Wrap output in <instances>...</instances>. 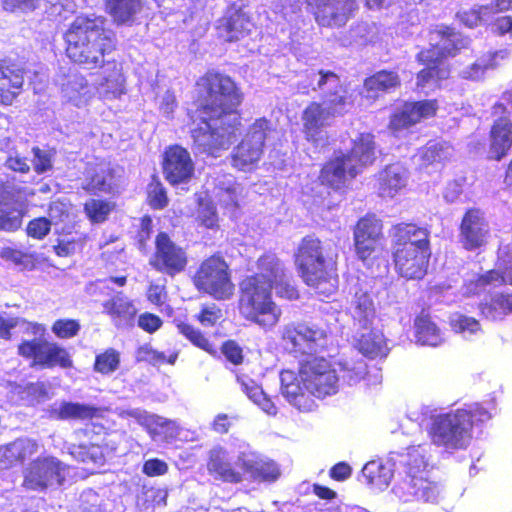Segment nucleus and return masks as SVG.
<instances>
[{"instance_id":"nucleus-1","label":"nucleus","mask_w":512,"mask_h":512,"mask_svg":"<svg viewBox=\"0 0 512 512\" xmlns=\"http://www.w3.org/2000/svg\"><path fill=\"white\" fill-rule=\"evenodd\" d=\"M195 87V108L188 113L193 147L201 154L217 157L242 128L239 108L244 93L233 77L217 69L205 71Z\"/></svg>"},{"instance_id":"nucleus-2","label":"nucleus","mask_w":512,"mask_h":512,"mask_svg":"<svg viewBox=\"0 0 512 512\" xmlns=\"http://www.w3.org/2000/svg\"><path fill=\"white\" fill-rule=\"evenodd\" d=\"M65 55L74 65L85 70L101 69L98 83L100 96L113 100L126 93L123 63L106 58L118 49L116 33L107 27L104 16L80 14L63 34Z\"/></svg>"},{"instance_id":"nucleus-3","label":"nucleus","mask_w":512,"mask_h":512,"mask_svg":"<svg viewBox=\"0 0 512 512\" xmlns=\"http://www.w3.org/2000/svg\"><path fill=\"white\" fill-rule=\"evenodd\" d=\"M282 394L301 412L316 409L315 398L323 399L338 391L339 377L334 365L325 357H312L300 362L298 372H285L281 377Z\"/></svg>"},{"instance_id":"nucleus-4","label":"nucleus","mask_w":512,"mask_h":512,"mask_svg":"<svg viewBox=\"0 0 512 512\" xmlns=\"http://www.w3.org/2000/svg\"><path fill=\"white\" fill-rule=\"evenodd\" d=\"M391 238L396 274L407 281L422 280L431 258L429 230L414 222H400L392 226Z\"/></svg>"},{"instance_id":"nucleus-5","label":"nucleus","mask_w":512,"mask_h":512,"mask_svg":"<svg viewBox=\"0 0 512 512\" xmlns=\"http://www.w3.org/2000/svg\"><path fill=\"white\" fill-rule=\"evenodd\" d=\"M294 263L303 282L319 296L328 297L338 288L337 254L311 233L304 236L294 253Z\"/></svg>"},{"instance_id":"nucleus-6","label":"nucleus","mask_w":512,"mask_h":512,"mask_svg":"<svg viewBox=\"0 0 512 512\" xmlns=\"http://www.w3.org/2000/svg\"><path fill=\"white\" fill-rule=\"evenodd\" d=\"M433 33L440 43L421 49L415 56L417 63L423 66L416 73V87L420 89L447 80L451 73L448 59L457 56L464 47L460 32L451 25H437Z\"/></svg>"},{"instance_id":"nucleus-7","label":"nucleus","mask_w":512,"mask_h":512,"mask_svg":"<svg viewBox=\"0 0 512 512\" xmlns=\"http://www.w3.org/2000/svg\"><path fill=\"white\" fill-rule=\"evenodd\" d=\"M490 418L491 415L487 409L479 404H473L434 416L427 433L436 446L463 449L471 438L474 425L484 423Z\"/></svg>"},{"instance_id":"nucleus-8","label":"nucleus","mask_w":512,"mask_h":512,"mask_svg":"<svg viewBox=\"0 0 512 512\" xmlns=\"http://www.w3.org/2000/svg\"><path fill=\"white\" fill-rule=\"evenodd\" d=\"M239 315L264 330L275 327L282 317L281 307L274 301L273 291L266 286L241 280L237 301Z\"/></svg>"},{"instance_id":"nucleus-9","label":"nucleus","mask_w":512,"mask_h":512,"mask_svg":"<svg viewBox=\"0 0 512 512\" xmlns=\"http://www.w3.org/2000/svg\"><path fill=\"white\" fill-rule=\"evenodd\" d=\"M331 336V327L324 321H295L283 326L280 339L286 352L303 357L327 351Z\"/></svg>"},{"instance_id":"nucleus-10","label":"nucleus","mask_w":512,"mask_h":512,"mask_svg":"<svg viewBox=\"0 0 512 512\" xmlns=\"http://www.w3.org/2000/svg\"><path fill=\"white\" fill-rule=\"evenodd\" d=\"M397 489L406 500H436L439 493L438 485L432 480L428 462L419 447H408Z\"/></svg>"},{"instance_id":"nucleus-11","label":"nucleus","mask_w":512,"mask_h":512,"mask_svg":"<svg viewBox=\"0 0 512 512\" xmlns=\"http://www.w3.org/2000/svg\"><path fill=\"white\" fill-rule=\"evenodd\" d=\"M192 283L198 292L217 301L229 300L235 293L232 269L221 252H215L200 262Z\"/></svg>"},{"instance_id":"nucleus-12","label":"nucleus","mask_w":512,"mask_h":512,"mask_svg":"<svg viewBox=\"0 0 512 512\" xmlns=\"http://www.w3.org/2000/svg\"><path fill=\"white\" fill-rule=\"evenodd\" d=\"M491 117L487 143L477 142L474 149L482 150L487 161L501 162L512 150V112L505 104L496 102L491 107Z\"/></svg>"},{"instance_id":"nucleus-13","label":"nucleus","mask_w":512,"mask_h":512,"mask_svg":"<svg viewBox=\"0 0 512 512\" xmlns=\"http://www.w3.org/2000/svg\"><path fill=\"white\" fill-rule=\"evenodd\" d=\"M272 130L271 121L259 117L248 127L240 142L230 154V163L238 171H251L258 166L264 154L268 133Z\"/></svg>"},{"instance_id":"nucleus-14","label":"nucleus","mask_w":512,"mask_h":512,"mask_svg":"<svg viewBox=\"0 0 512 512\" xmlns=\"http://www.w3.org/2000/svg\"><path fill=\"white\" fill-rule=\"evenodd\" d=\"M17 354L34 369H71L73 360L66 348L41 338L24 339L17 345Z\"/></svg>"},{"instance_id":"nucleus-15","label":"nucleus","mask_w":512,"mask_h":512,"mask_svg":"<svg viewBox=\"0 0 512 512\" xmlns=\"http://www.w3.org/2000/svg\"><path fill=\"white\" fill-rule=\"evenodd\" d=\"M154 245L149 264L155 271L175 277L186 270L188 254L182 246L172 240L168 233L159 232L155 236Z\"/></svg>"},{"instance_id":"nucleus-16","label":"nucleus","mask_w":512,"mask_h":512,"mask_svg":"<svg viewBox=\"0 0 512 512\" xmlns=\"http://www.w3.org/2000/svg\"><path fill=\"white\" fill-rule=\"evenodd\" d=\"M306 10L321 28H341L359 9L357 0H303Z\"/></svg>"},{"instance_id":"nucleus-17","label":"nucleus","mask_w":512,"mask_h":512,"mask_svg":"<svg viewBox=\"0 0 512 512\" xmlns=\"http://www.w3.org/2000/svg\"><path fill=\"white\" fill-rule=\"evenodd\" d=\"M438 110L436 98L404 101L390 114L387 127L394 135L411 131L417 124L436 117Z\"/></svg>"},{"instance_id":"nucleus-18","label":"nucleus","mask_w":512,"mask_h":512,"mask_svg":"<svg viewBox=\"0 0 512 512\" xmlns=\"http://www.w3.org/2000/svg\"><path fill=\"white\" fill-rule=\"evenodd\" d=\"M490 234L485 211L476 206L467 208L458 226V238L462 248L469 252L480 251L487 246Z\"/></svg>"},{"instance_id":"nucleus-19","label":"nucleus","mask_w":512,"mask_h":512,"mask_svg":"<svg viewBox=\"0 0 512 512\" xmlns=\"http://www.w3.org/2000/svg\"><path fill=\"white\" fill-rule=\"evenodd\" d=\"M67 466L54 456H39L24 472L23 485L34 491H43L53 484L62 485Z\"/></svg>"},{"instance_id":"nucleus-20","label":"nucleus","mask_w":512,"mask_h":512,"mask_svg":"<svg viewBox=\"0 0 512 512\" xmlns=\"http://www.w3.org/2000/svg\"><path fill=\"white\" fill-rule=\"evenodd\" d=\"M255 28L252 15L235 4L227 7L215 21L217 39L222 43H237L249 37Z\"/></svg>"},{"instance_id":"nucleus-21","label":"nucleus","mask_w":512,"mask_h":512,"mask_svg":"<svg viewBox=\"0 0 512 512\" xmlns=\"http://www.w3.org/2000/svg\"><path fill=\"white\" fill-rule=\"evenodd\" d=\"M27 213L23 189L0 181V231L15 232Z\"/></svg>"},{"instance_id":"nucleus-22","label":"nucleus","mask_w":512,"mask_h":512,"mask_svg":"<svg viewBox=\"0 0 512 512\" xmlns=\"http://www.w3.org/2000/svg\"><path fill=\"white\" fill-rule=\"evenodd\" d=\"M359 175V169L339 152H335L321 167L318 182L329 192L343 194L349 188V182Z\"/></svg>"},{"instance_id":"nucleus-23","label":"nucleus","mask_w":512,"mask_h":512,"mask_svg":"<svg viewBox=\"0 0 512 512\" xmlns=\"http://www.w3.org/2000/svg\"><path fill=\"white\" fill-rule=\"evenodd\" d=\"M161 165L165 180L172 186L188 183L195 171L190 153L177 144L170 145L164 150Z\"/></svg>"},{"instance_id":"nucleus-24","label":"nucleus","mask_w":512,"mask_h":512,"mask_svg":"<svg viewBox=\"0 0 512 512\" xmlns=\"http://www.w3.org/2000/svg\"><path fill=\"white\" fill-rule=\"evenodd\" d=\"M319 79L317 89L323 92L324 108L334 117L342 115L346 107L352 103L348 89L341 82L340 76L331 71L320 69L318 71Z\"/></svg>"},{"instance_id":"nucleus-25","label":"nucleus","mask_w":512,"mask_h":512,"mask_svg":"<svg viewBox=\"0 0 512 512\" xmlns=\"http://www.w3.org/2000/svg\"><path fill=\"white\" fill-rule=\"evenodd\" d=\"M25 70L15 62L0 59V105L11 106L24 91Z\"/></svg>"},{"instance_id":"nucleus-26","label":"nucleus","mask_w":512,"mask_h":512,"mask_svg":"<svg viewBox=\"0 0 512 512\" xmlns=\"http://www.w3.org/2000/svg\"><path fill=\"white\" fill-rule=\"evenodd\" d=\"M333 117L323 104L318 101H311L307 104L301 114L302 133L307 142L318 145L323 139L322 131L328 125L327 121Z\"/></svg>"},{"instance_id":"nucleus-27","label":"nucleus","mask_w":512,"mask_h":512,"mask_svg":"<svg viewBox=\"0 0 512 512\" xmlns=\"http://www.w3.org/2000/svg\"><path fill=\"white\" fill-rule=\"evenodd\" d=\"M257 271L245 276L242 280L252 283L255 281L258 285L266 286L268 289H274L276 282L285 276L286 269L281 260L274 253H264L256 261Z\"/></svg>"},{"instance_id":"nucleus-28","label":"nucleus","mask_w":512,"mask_h":512,"mask_svg":"<svg viewBox=\"0 0 512 512\" xmlns=\"http://www.w3.org/2000/svg\"><path fill=\"white\" fill-rule=\"evenodd\" d=\"M206 468L216 480L237 484L243 480L242 473L228 460V452L221 446H215L208 451Z\"/></svg>"},{"instance_id":"nucleus-29","label":"nucleus","mask_w":512,"mask_h":512,"mask_svg":"<svg viewBox=\"0 0 512 512\" xmlns=\"http://www.w3.org/2000/svg\"><path fill=\"white\" fill-rule=\"evenodd\" d=\"M375 150V136L371 132H363L359 133L352 140L351 148L348 152H338L344 156L348 163H353L357 166L360 174L366 167L374 164L376 160Z\"/></svg>"},{"instance_id":"nucleus-30","label":"nucleus","mask_w":512,"mask_h":512,"mask_svg":"<svg viewBox=\"0 0 512 512\" xmlns=\"http://www.w3.org/2000/svg\"><path fill=\"white\" fill-rule=\"evenodd\" d=\"M376 181L378 195L393 198L406 188L408 175L402 166L389 164L377 173Z\"/></svg>"},{"instance_id":"nucleus-31","label":"nucleus","mask_w":512,"mask_h":512,"mask_svg":"<svg viewBox=\"0 0 512 512\" xmlns=\"http://www.w3.org/2000/svg\"><path fill=\"white\" fill-rule=\"evenodd\" d=\"M103 312L108 315L116 326L130 324L134 321L137 309L134 302L123 292H117L102 303Z\"/></svg>"},{"instance_id":"nucleus-32","label":"nucleus","mask_w":512,"mask_h":512,"mask_svg":"<svg viewBox=\"0 0 512 512\" xmlns=\"http://www.w3.org/2000/svg\"><path fill=\"white\" fill-rule=\"evenodd\" d=\"M385 239L353 238L356 258L366 268H379L385 258Z\"/></svg>"},{"instance_id":"nucleus-33","label":"nucleus","mask_w":512,"mask_h":512,"mask_svg":"<svg viewBox=\"0 0 512 512\" xmlns=\"http://www.w3.org/2000/svg\"><path fill=\"white\" fill-rule=\"evenodd\" d=\"M364 330L356 337L354 347L370 359L385 357L389 349L383 332L373 328Z\"/></svg>"},{"instance_id":"nucleus-34","label":"nucleus","mask_w":512,"mask_h":512,"mask_svg":"<svg viewBox=\"0 0 512 512\" xmlns=\"http://www.w3.org/2000/svg\"><path fill=\"white\" fill-rule=\"evenodd\" d=\"M37 449L38 444L33 439H16L0 448V462H2L5 467L23 464L37 452Z\"/></svg>"},{"instance_id":"nucleus-35","label":"nucleus","mask_w":512,"mask_h":512,"mask_svg":"<svg viewBox=\"0 0 512 512\" xmlns=\"http://www.w3.org/2000/svg\"><path fill=\"white\" fill-rule=\"evenodd\" d=\"M60 89L67 101L75 106L86 102L89 94V83L86 76L78 71H69L63 74Z\"/></svg>"},{"instance_id":"nucleus-36","label":"nucleus","mask_w":512,"mask_h":512,"mask_svg":"<svg viewBox=\"0 0 512 512\" xmlns=\"http://www.w3.org/2000/svg\"><path fill=\"white\" fill-rule=\"evenodd\" d=\"M401 85L399 74L393 70L382 69L366 77L363 81V88L368 97L378 98L380 95L389 93Z\"/></svg>"},{"instance_id":"nucleus-37","label":"nucleus","mask_w":512,"mask_h":512,"mask_svg":"<svg viewBox=\"0 0 512 512\" xmlns=\"http://www.w3.org/2000/svg\"><path fill=\"white\" fill-rule=\"evenodd\" d=\"M351 316L354 324L367 329L376 317V309L369 292L359 288L351 301Z\"/></svg>"},{"instance_id":"nucleus-38","label":"nucleus","mask_w":512,"mask_h":512,"mask_svg":"<svg viewBox=\"0 0 512 512\" xmlns=\"http://www.w3.org/2000/svg\"><path fill=\"white\" fill-rule=\"evenodd\" d=\"M480 315L488 320H502L512 314V293L498 292L478 304Z\"/></svg>"},{"instance_id":"nucleus-39","label":"nucleus","mask_w":512,"mask_h":512,"mask_svg":"<svg viewBox=\"0 0 512 512\" xmlns=\"http://www.w3.org/2000/svg\"><path fill=\"white\" fill-rule=\"evenodd\" d=\"M82 189L89 194H114L116 191L115 170L110 167L95 169L87 175Z\"/></svg>"},{"instance_id":"nucleus-40","label":"nucleus","mask_w":512,"mask_h":512,"mask_svg":"<svg viewBox=\"0 0 512 512\" xmlns=\"http://www.w3.org/2000/svg\"><path fill=\"white\" fill-rule=\"evenodd\" d=\"M106 13L116 25L131 24L141 10V0H104Z\"/></svg>"},{"instance_id":"nucleus-41","label":"nucleus","mask_w":512,"mask_h":512,"mask_svg":"<svg viewBox=\"0 0 512 512\" xmlns=\"http://www.w3.org/2000/svg\"><path fill=\"white\" fill-rule=\"evenodd\" d=\"M58 420H91L102 416V409L96 406L63 401L54 411Z\"/></svg>"},{"instance_id":"nucleus-42","label":"nucleus","mask_w":512,"mask_h":512,"mask_svg":"<svg viewBox=\"0 0 512 512\" xmlns=\"http://www.w3.org/2000/svg\"><path fill=\"white\" fill-rule=\"evenodd\" d=\"M415 338L422 345L438 346L443 342L441 331L429 314L420 313L414 320Z\"/></svg>"},{"instance_id":"nucleus-43","label":"nucleus","mask_w":512,"mask_h":512,"mask_svg":"<svg viewBox=\"0 0 512 512\" xmlns=\"http://www.w3.org/2000/svg\"><path fill=\"white\" fill-rule=\"evenodd\" d=\"M238 463L243 473L248 474L253 480L274 481L278 477V472L271 468L269 463L257 457L242 453L238 457Z\"/></svg>"},{"instance_id":"nucleus-44","label":"nucleus","mask_w":512,"mask_h":512,"mask_svg":"<svg viewBox=\"0 0 512 512\" xmlns=\"http://www.w3.org/2000/svg\"><path fill=\"white\" fill-rule=\"evenodd\" d=\"M391 471L379 461L367 462L361 471L363 483L373 490H384L391 481Z\"/></svg>"},{"instance_id":"nucleus-45","label":"nucleus","mask_w":512,"mask_h":512,"mask_svg":"<svg viewBox=\"0 0 512 512\" xmlns=\"http://www.w3.org/2000/svg\"><path fill=\"white\" fill-rule=\"evenodd\" d=\"M353 238L385 239L384 223L375 213L360 217L352 228Z\"/></svg>"},{"instance_id":"nucleus-46","label":"nucleus","mask_w":512,"mask_h":512,"mask_svg":"<svg viewBox=\"0 0 512 512\" xmlns=\"http://www.w3.org/2000/svg\"><path fill=\"white\" fill-rule=\"evenodd\" d=\"M450 146L446 142L429 141L420 150V167L427 169L434 165H443L450 159Z\"/></svg>"},{"instance_id":"nucleus-47","label":"nucleus","mask_w":512,"mask_h":512,"mask_svg":"<svg viewBox=\"0 0 512 512\" xmlns=\"http://www.w3.org/2000/svg\"><path fill=\"white\" fill-rule=\"evenodd\" d=\"M175 326L178 332L193 346L211 355L216 353L214 344L199 328L189 322L181 320L175 321Z\"/></svg>"},{"instance_id":"nucleus-48","label":"nucleus","mask_w":512,"mask_h":512,"mask_svg":"<svg viewBox=\"0 0 512 512\" xmlns=\"http://www.w3.org/2000/svg\"><path fill=\"white\" fill-rule=\"evenodd\" d=\"M70 454L78 461L95 464L103 463L105 456L103 447L99 442H91L83 440L78 443L72 444Z\"/></svg>"},{"instance_id":"nucleus-49","label":"nucleus","mask_w":512,"mask_h":512,"mask_svg":"<svg viewBox=\"0 0 512 512\" xmlns=\"http://www.w3.org/2000/svg\"><path fill=\"white\" fill-rule=\"evenodd\" d=\"M237 380L241 383L243 392L253 401L260 409L268 415H276L277 407L274 402L264 393L262 388L253 380H243L237 376Z\"/></svg>"},{"instance_id":"nucleus-50","label":"nucleus","mask_w":512,"mask_h":512,"mask_svg":"<svg viewBox=\"0 0 512 512\" xmlns=\"http://www.w3.org/2000/svg\"><path fill=\"white\" fill-rule=\"evenodd\" d=\"M195 222L198 227L205 230L218 231L220 218L216 204L211 200L200 199L196 209Z\"/></svg>"},{"instance_id":"nucleus-51","label":"nucleus","mask_w":512,"mask_h":512,"mask_svg":"<svg viewBox=\"0 0 512 512\" xmlns=\"http://www.w3.org/2000/svg\"><path fill=\"white\" fill-rule=\"evenodd\" d=\"M131 415L153 439L174 429V423L171 420L158 415L136 412Z\"/></svg>"},{"instance_id":"nucleus-52","label":"nucleus","mask_w":512,"mask_h":512,"mask_svg":"<svg viewBox=\"0 0 512 512\" xmlns=\"http://www.w3.org/2000/svg\"><path fill=\"white\" fill-rule=\"evenodd\" d=\"M114 204L104 200L92 198L84 203L83 211L91 223L105 222L112 210Z\"/></svg>"},{"instance_id":"nucleus-53","label":"nucleus","mask_w":512,"mask_h":512,"mask_svg":"<svg viewBox=\"0 0 512 512\" xmlns=\"http://www.w3.org/2000/svg\"><path fill=\"white\" fill-rule=\"evenodd\" d=\"M120 353L114 348H107L95 356L93 370L101 375H109L118 370Z\"/></svg>"},{"instance_id":"nucleus-54","label":"nucleus","mask_w":512,"mask_h":512,"mask_svg":"<svg viewBox=\"0 0 512 512\" xmlns=\"http://www.w3.org/2000/svg\"><path fill=\"white\" fill-rule=\"evenodd\" d=\"M0 257L26 270L34 269L37 260L35 254L14 247H3L0 251Z\"/></svg>"},{"instance_id":"nucleus-55","label":"nucleus","mask_w":512,"mask_h":512,"mask_svg":"<svg viewBox=\"0 0 512 512\" xmlns=\"http://www.w3.org/2000/svg\"><path fill=\"white\" fill-rule=\"evenodd\" d=\"M147 203L154 210H162L169 203L166 188L157 177H153L147 186Z\"/></svg>"},{"instance_id":"nucleus-56","label":"nucleus","mask_w":512,"mask_h":512,"mask_svg":"<svg viewBox=\"0 0 512 512\" xmlns=\"http://www.w3.org/2000/svg\"><path fill=\"white\" fill-rule=\"evenodd\" d=\"M81 329L79 320L72 318H59L51 326L52 333L58 339H71L76 337Z\"/></svg>"},{"instance_id":"nucleus-57","label":"nucleus","mask_w":512,"mask_h":512,"mask_svg":"<svg viewBox=\"0 0 512 512\" xmlns=\"http://www.w3.org/2000/svg\"><path fill=\"white\" fill-rule=\"evenodd\" d=\"M475 287L485 289L489 286H504L508 284L506 270L490 269L482 274H478L473 280Z\"/></svg>"},{"instance_id":"nucleus-58","label":"nucleus","mask_w":512,"mask_h":512,"mask_svg":"<svg viewBox=\"0 0 512 512\" xmlns=\"http://www.w3.org/2000/svg\"><path fill=\"white\" fill-rule=\"evenodd\" d=\"M194 318L203 327H214L223 318V312L215 303L203 304Z\"/></svg>"},{"instance_id":"nucleus-59","label":"nucleus","mask_w":512,"mask_h":512,"mask_svg":"<svg viewBox=\"0 0 512 512\" xmlns=\"http://www.w3.org/2000/svg\"><path fill=\"white\" fill-rule=\"evenodd\" d=\"M489 9L488 5H479L466 10H460L456 13V19L459 22L468 27H478L483 21V14Z\"/></svg>"},{"instance_id":"nucleus-60","label":"nucleus","mask_w":512,"mask_h":512,"mask_svg":"<svg viewBox=\"0 0 512 512\" xmlns=\"http://www.w3.org/2000/svg\"><path fill=\"white\" fill-rule=\"evenodd\" d=\"M46 0H0L2 9L8 13H30L34 12Z\"/></svg>"},{"instance_id":"nucleus-61","label":"nucleus","mask_w":512,"mask_h":512,"mask_svg":"<svg viewBox=\"0 0 512 512\" xmlns=\"http://www.w3.org/2000/svg\"><path fill=\"white\" fill-rule=\"evenodd\" d=\"M450 327L456 333L469 332L475 334L481 330L479 321L474 317H469L463 314L457 315L450 320Z\"/></svg>"},{"instance_id":"nucleus-62","label":"nucleus","mask_w":512,"mask_h":512,"mask_svg":"<svg viewBox=\"0 0 512 512\" xmlns=\"http://www.w3.org/2000/svg\"><path fill=\"white\" fill-rule=\"evenodd\" d=\"M51 221L46 217H37L30 220L26 226V234L36 240L44 239L51 230Z\"/></svg>"},{"instance_id":"nucleus-63","label":"nucleus","mask_w":512,"mask_h":512,"mask_svg":"<svg viewBox=\"0 0 512 512\" xmlns=\"http://www.w3.org/2000/svg\"><path fill=\"white\" fill-rule=\"evenodd\" d=\"M33 153V168L34 171L41 175L53 168L52 154L49 151L41 149L38 146L32 148Z\"/></svg>"},{"instance_id":"nucleus-64","label":"nucleus","mask_w":512,"mask_h":512,"mask_svg":"<svg viewBox=\"0 0 512 512\" xmlns=\"http://www.w3.org/2000/svg\"><path fill=\"white\" fill-rule=\"evenodd\" d=\"M274 289L276 295L281 299L295 301L300 298L298 288L288 279L286 273L282 279L276 282Z\"/></svg>"}]
</instances>
